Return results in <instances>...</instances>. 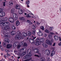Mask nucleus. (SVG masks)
I'll return each instance as SVG.
<instances>
[{
    "label": "nucleus",
    "instance_id": "nucleus-38",
    "mask_svg": "<svg viewBox=\"0 0 61 61\" xmlns=\"http://www.w3.org/2000/svg\"><path fill=\"white\" fill-rule=\"evenodd\" d=\"M18 54L19 56H22V52L21 51H19V52Z\"/></svg>",
    "mask_w": 61,
    "mask_h": 61
},
{
    "label": "nucleus",
    "instance_id": "nucleus-52",
    "mask_svg": "<svg viewBox=\"0 0 61 61\" xmlns=\"http://www.w3.org/2000/svg\"><path fill=\"white\" fill-rule=\"evenodd\" d=\"M17 34H18V35H20V34H21V32L19 31H18L17 32Z\"/></svg>",
    "mask_w": 61,
    "mask_h": 61
},
{
    "label": "nucleus",
    "instance_id": "nucleus-50",
    "mask_svg": "<svg viewBox=\"0 0 61 61\" xmlns=\"http://www.w3.org/2000/svg\"><path fill=\"white\" fill-rule=\"evenodd\" d=\"M2 12H0V16L1 17H2Z\"/></svg>",
    "mask_w": 61,
    "mask_h": 61
},
{
    "label": "nucleus",
    "instance_id": "nucleus-20",
    "mask_svg": "<svg viewBox=\"0 0 61 61\" xmlns=\"http://www.w3.org/2000/svg\"><path fill=\"white\" fill-rule=\"evenodd\" d=\"M55 40H57L58 39V37L57 36H54Z\"/></svg>",
    "mask_w": 61,
    "mask_h": 61
},
{
    "label": "nucleus",
    "instance_id": "nucleus-30",
    "mask_svg": "<svg viewBox=\"0 0 61 61\" xmlns=\"http://www.w3.org/2000/svg\"><path fill=\"white\" fill-rule=\"evenodd\" d=\"M45 32H46V33H49V32H50V31L49 30H48L47 29H46L44 31Z\"/></svg>",
    "mask_w": 61,
    "mask_h": 61
},
{
    "label": "nucleus",
    "instance_id": "nucleus-25",
    "mask_svg": "<svg viewBox=\"0 0 61 61\" xmlns=\"http://www.w3.org/2000/svg\"><path fill=\"white\" fill-rule=\"evenodd\" d=\"M40 41L41 42H42V43H44L43 42L44 41V38L41 39L40 40Z\"/></svg>",
    "mask_w": 61,
    "mask_h": 61
},
{
    "label": "nucleus",
    "instance_id": "nucleus-46",
    "mask_svg": "<svg viewBox=\"0 0 61 61\" xmlns=\"http://www.w3.org/2000/svg\"><path fill=\"white\" fill-rule=\"evenodd\" d=\"M41 29H42V30H44V26H41Z\"/></svg>",
    "mask_w": 61,
    "mask_h": 61
},
{
    "label": "nucleus",
    "instance_id": "nucleus-31",
    "mask_svg": "<svg viewBox=\"0 0 61 61\" xmlns=\"http://www.w3.org/2000/svg\"><path fill=\"white\" fill-rule=\"evenodd\" d=\"M35 30H33L32 31V34H33V35H35V34H36V33H35Z\"/></svg>",
    "mask_w": 61,
    "mask_h": 61
},
{
    "label": "nucleus",
    "instance_id": "nucleus-62",
    "mask_svg": "<svg viewBox=\"0 0 61 61\" xmlns=\"http://www.w3.org/2000/svg\"><path fill=\"white\" fill-rule=\"evenodd\" d=\"M5 2H4L3 3V6H5Z\"/></svg>",
    "mask_w": 61,
    "mask_h": 61
},
{
    "label": "nucleus",
    "instance_id": "nucleus-32",
    "mask_svg": "<svg viewBox=\"0 0 61 61\" xmlns=\"http://www.w3.org/2000/svg\"><path fill=\"white\" fill-rule=\"evenodd\" d=\"M15 37V39H19V40H20L21 38V37Z\"/></svg>",
    "mask_w": 61,
    "mask_h": 61
},
{
    "label": "nucleus",
    "instance_id": "nucleus-1",
    "mask_svg": "<svg viewBox=\"0 0 61 61\" xmlns=\"http://www.w3.org/2000/svg\"><path fill=\"white\" fill-rule=\"evenodd\" d=\"M31 54H27L23 58V59H28L29 58V57H30L31 56Z\"/></svg>",
    "mask_w": 61,
    "mask_h": 61
},
{
    "label": "nucleus",
    "instance_id": "nucleus-60",
    "mask_svg": "<svg viewBox=\"0 0 61 61\" xmlns=\"http://www.w3.org/2000/svg\"><path fill=\"white\" fill-rule=\"evenodd\" d=\"M44 36H45V37H46L47 36V34H45L44 35Z\"/></svg>",
    "mask_w": 61,
    "mask_h": 61
},
{
    "label": "nucleus",
    "instance_id": "nucleus-34",
    "mask_svg": "<svg viewBox=\"0 0 61 61\" xmlns=\"http://www.w3.org/2000/svg\"><path fill=\"white\" fill-rule=\"evenodd\" d=\"M0 48L1 50L2 51H3V50H4V48H3V47L1 45H0Z\"/></svg>",
    "mask_w": 61,
    "mask_h": 61
},
{
    "label": "nucleus",
    "instance_id": "nucleus-61",
    "mask_svg": "<svg viewBox=\"0 0 61 61\" xmlns=\"http://www.w3.org/2000/svg\"><path fill=\"white\" fill-rule=\"evenodd\" d=\"M48 44V45H49L50 46H51V45H52V43H49Z\"/></svg>",
    "mask_w": 61,
    "mask_h": 61
},
{
    "label": "nucleus",
    "instance_id": "nucleus-39",
    "mask_svg": "<svg viewBox=\"0 0 61 61\" xmlns=\"http://www.w3.org/2000/svg\"><path fill=\"white\" fill-rule=\"evenodd\" d=\"M48 37H49V38H50V39L52 37V36L51 34H49L48 36Z\"/></svg>",
    "mask_w": 61,
    "mask_h": 61
},
{
    "label": "nucleus",
    "instance_id": "nucleus-44",
    "mask_svg": "<svg viewBox=\"0 0 61 61\" xmlns=\"http://www.w3.org/2000/svg\"><path fill=\"white\" fill-rule=\"evenodd\" d=\"M27 44L26 43H24V46H25V47H27Z\"/></svg>",
    "mask_w": 61,
    "mask_h": 61
},
{
    "label": "nucleus",
    "instance_id": "nucleus-56",
    "mask_svg": "<svg viewBox=\"0 0 61 61\" xmlns=\"http://www.w3.org/2000/svg\"><path fill=\"white\" fill-rule=\"evenodd\" d=\"M26 3L27 4H29V1L28 0L26 1Z\"/></svg>",
    "mask_w": 61,
    "mask_h": 61
},
{
    "label": "nucleus",
    "instance_id": "nucleus-26",
    "mask_svg": "<svg viewBox=\"0 0 61 61\" xmlns=\"http://www.w3.org/2000/svg\"><path fill=\"white\" fill-rule=\"evenodd\" d=\"M40 61H45V59L41 57L40 58Z\"/></svg>",
    "mask_w": 61,
    "mask_h": 61
},
{
    "label": "nucleus",
    "instance_id": "nucleus-22",
    "mask_svg": "<svg viewBox=\"0 0 61 61\" xmlns=\"http://www.w3.org/2000/svg\"><path fill=\"white\" fill-rule=\"evenodd\" d=\"M16 24L17 26H18V25H19V24H20V23H19V21L17 20V21L16 22Z\"/></svg>",
    "mask_w": 61,
    "mask_h": 61
},
{
    "label": "nucleus",
    "instance_id": "nucleus-4",
    "mask_svg": "<svg viewBox=\"0 0 61 61\" xmlns=\"http://www.w3.org/2000/svg\"><path fill=\"white\" fill-rule=\"evenodd\" d=\"M2 28L4 30H5L6 32H7V30L10 29V27L9 26H7L5 27H2Z\"/></svg>",
    "mask_w": 61,
    "mask_h": 61
},
{
    "label": "nucleus",
    "instance_id": "nucleus-14",
    "mask_svg": "<svg viewBox=\"0 0 61 61\" xmlns=\"http://www.w3.org/2000/svg\"><path fill=\"white\" fill-rule=\"evenodd\" d=\"M42 45L44 47H48V46L47 45L45 44V43H42Z\"/></svg>",
    "mask_w": 61,
    "mask_h": 61
},
{
    "label": "nucleus",
    "instance_id": "nucleus-23",
    "mask_svg": "<svg viewBox=\"0 0 61 61\" xmlns=\"http://www.w3.org/2000/svg\"><path fill=\"white\" fill-rule=\"evenodd\" d=\"M55 54V51H52L51 53V56H52L53 55Z\"/></svg>",
    "mask_w": 61,
    "mask_h": 61
},
{
    "label": "nucleus",
    "instance_id": "nucleus-45",
    "mask_svg": "<svg viewBox=\"0 0 61 61\" xmlns=\"http://www.w3.org/2000/svg\"><path fill=\"white\" fill-rule=\"evenodd\" d=\"M50 40L51 42L53 43L54 42V40L53 39L51 38L50 39Z\"/></svg>",
    "mask_w": 61,
    "mask_h": 61
},
{
    "label": "nucleus",
    "instance_id": "nucleus-33",
    "mask_svg": "<svg viewBox=\"0 0 61 61\" xmlns=\"http://www.w3.org/2000/svg\"><path fill=\"white\" fill-rule=\"evenodd\" d=\"M2 46H4V47H5L6 46V44H5V43L3 42L2 43Z\"/></svg>",
    "mask_w": 61,
    "mask_h": 61
},
{
    "label": "nucleus",
    "instance_id": "nucleus-55",
    "mask_svg": "<svg viewBox=\"0 0 61 61\" xmlns=\"http://www.w3.org/2000/svg\"><path fill=\"white\" fill-rule=\"evenodd\" d=\"M50 35H54V33L53 32H50Z\"/></svg>",
    "mask_w": 61,
    "mask_h": 61
},
{
    "label": "nucleus",
    "instance_id": "nucleus-12",
    "mask_svg": "<svg viewBox=\"0 0 61 61\" xmlns=\"http://www.w3.org/2000/svg\"><path fill=\"white\" fill-rule=\"evenodd\" d=\"M18 13L20 15H21L23 14V11L22 9H19V10Z\"/></svg>",
    "mask_w": 61,
    "mask_h": 61
},
{
    "label": "nucleus",
    "instance_id": "nucleus-28",
    "mask_svg": "<svg viewBox=\"0 0 61 61\" xmlns=\"http://www.w3.org/2000/svg\"><path fill=\"white\" fill-rule=\"evenodd\" d=\"M22 49L24 52H25L26 51V49L25 47H23L22 48Z\"/></svg>",
    "mask_w": 61,
    "mask_h": 61
},
{
    "label": "nucleus",
    "instance_id": "nucleus-29",
    "mask_svg": "<svg viewBox=\"0 0 61 61\" xmlns=\"http://www.w3.org/2000/svg\"><path fill=\"white\" fill-rule=\"evenodd\" d=\"M10 34L11 35H14L15 34V31H12L10 33Z\"/></svg>",
    "mask_w": 61,
    "mask_h": 61
},
{
    "label": "nucleus",
    "instance_id": "nucleus-58",
    "mask_svg": "<svg viewBox=\"0 0 61 61\" xmlns=\"http://www.w3.org/2000/svg\"><path fill=\"white\" fill-rule=\"evenodd\" d=\"M56 46V43H53V44L52 45V46Z\"/></svg>",
    "mask_w": 61,
    "mask_h": 61
},
{
    "label": "nucleus",
    "instance_id": "nucleus-37",
    "mask_svg": "<svg viewBox=\"0 0 61 61\" xmlns=\"http://www.w3.org/2000/svg\"><path fill=\"white\" fill-rule=\"evenodd\" d=\"M12 28L13 30H15V26L14 25L12 26Z\"/></svg>",
    "mask_w": 61,
    "mask_h": 61
},
{
    "label": "nucleus",
    "instance_id": "nucleus-11",
    "mask_svg": "<svg viewBox=\"0 0 61 61\" xmlns=\"http://www.w3.org/2000/svg\"><path fill=\"white\" fill-rule=\"evenodd\" d=\"M4 41L5 43H9V39L7 38H6L4 39Z\"/></svg>",
    "mask_w": 61,
    "mask_h": 61
},
{
    "label": "nucleus",
    "instance_id": "nucleus-54",
    "mask_svg": "<svg viewBox=\"0 0 61 61\" xmlns=\"http://www.w3.org/2000/svg\"><path fill=\"white\" fill-rule=\"evenodd\" d=\"M34 56L37 57H39V56L38 55H34Z\"/></svg>",
    "mask_w": 61,
    "mask_h": 61
},
{
    "label": "nucleus",
    "instance_id": "nucleus-35",
    "mask_svg": "<svg viewBox=\"0 0 61 61\" xmlns=\"http://www.w3.org/2000/svg\"><path fill=\"white\" fill-rule=\"evenodd\" d=\"M46 43H47V44H49V43L50 42V41L49 40H47L46 41Z\"/></svg>",
    "mask_w": 61,
    "mask_h": 61
},
{
    "label": "nucleus",
    "instance_id": "nucleus-21",
    "mask_svg": "<svg viewBox=\"0 0 61 61\" xmlns=\"http://www.w3.org/2000/svg\"><path fill=\"white\" fill-rule=\"evenodd\" d=\"M36 28V26L34 25V24L32 26V28L33 29H35Z\"/></svg>",
    "mask_w": 61,
    "mask_h": 61
},
{
    "label": "nucleus",
    "instance_id": "nucleus-42",
    "mask_svg": "<svg viewBox=\"0 0 61 61\" xmlns=\"http://www.w3.org/2000/svg\"><path fill=\"white\" fill-rule=\"evenodd\" d=\"M5 13L4 12H2V17L4 16H5Z\"/></svg>",
    "mask_w": 61,
    "mask_h": 61
},
{
    "label": "nucleus",
    "instance_id": "nucleus-17",
    "mask_svg": "<svg viewBox=\"0 0 61 61\" xmlns=\"http://www.w3.org/2000/svg\"><path fill=\"white\" fill-rule=\"evenodd\" d=\"M22 35L24 37H26L27 36L26 33L25 32H23L22 34Z\"/></svg>",
    "mask_w": 61,
    "mask_h": 61
},
{
    "label": "nucleus",
    "instance_id": "nucleus-3",
    "mask_svg": "<svg viewBox=\"0 0 61 61\" xmlns=\"http://www.w3.org/2000/svg\"><path fill=\"white\" fill-rule=\"evenodd\" d=\"M35 41H36V43H35V44L36 46H39L41 44V42L39 41V40L38 39H36Z\"/></svg>",
    "mask_w": 61,
    "mask_h": 61
},
{
    "label": "nucleus",
    "instance_id": "nucleus-16",
    "mask_svg": "<svg viewBox=\"0 0 61 61\" xmlns=\"http://www.w3.org/2000/svg\"><path fill=\"white\" fill-rule=\"evenodd\" d=\"M37 34L38 36H43V34L41 31H39V32L37 33Z\"/></svg>",
    "mask_w": 61,
    "mask_h": 61
},
{
    "label": "nucleus",
    "instance_id": "nucleus-59",
    "mask_svg": "<svg viewBox=\"0 0 61 61\" xmlns=\"http://www.w3.org/2000/svg\"><path fill=\"white\" fill-rule=\"evenodd\" d=\"M58 45H59V46H61V42L58 43Z\"/></svg>",
    "mask_w": 61,
    "mask_h": 61
},
{
    "label": "nucleus",
    "instance_id": "nucleus-6",
    "mask_svg": "<svg viewBox=\"0 0 61 61\" xmlns=\"http://www.w3.org/2000/svg\"><path fill=\"white\" fill-rule=\"evenodd\" d=\"M9 25V23L8 22H6L4 23H3V25L4 26Z\"/></svg>",
    "mask_w": 61,
    "mask_h": 61
},
{
    "label": "nucleus",
    "instance_id": "nucleus-19",
    "mask_svg": "<svg viewBox=\"0 0 61 61\" xmlns=\"http://www.w3.org/2000/svg\"><path fill=\"white\" fill-rule=\"evenodd\" d=\"M34 51L35 53H38L39 52V51L38 49H35L34 50Z\"/></svg>",
    "mask_w": 61,
    "mask_h": 61
},
{
    "label": "nucleus",
    "instance_id": "nucleus-40",
    "mask_svg": "<svg viewBox=\"0 0 61 61\" xmlns=\"http://www.w3.org/2000/svg\"><path fill=\"white\" fill-rule=\"evenodd\" d=\"M14 10H14V9H13L11 10V13L12 14H13L14 12H15V11H14Z\"/></svg>",
    "mask_w": 61,
    "mask_h": 61
},
{
    "label": "nucleus",
    "instance_id": "nucleus-7",
    "mask_svg": "<svg viewBox=\"0 0 61 61\" xmlns=\"http://www.w3.org/2000/svg\"><path fill=\"white\" fill-rule=\"evenodd\" d=\"M9 21L11 23H13L14 21V19L12 17H10L9 18Z\"/></svg>",
    "mask_w": 61,
    "mask_h": 61
},
{
    "label": "nucleus",
    "instance_id": "nucleus-63",
    "mask_svg": "<svg viewBox=\"0 0 61 61\" xmlns=\"http://www.w3.org/2000/svg\"><path fill=\"white\" fill-rule=\"evenodd\" d=\"M7 54L8 56H10V54H8V53H7Z\"/></svg>",
    "mask_w": 61,
    "mask_h": 61
},
{
    "label": "nucleus",
    "instance_id": "nucleus-10",
    "mask_svg": "<svg viewBox=\"0 0 61 61\" xmlns=\"http://www.w3.org/2000/svg\"><path fill=\"white\" fill-rule=\"evenodd\" d=\"M13 45L11 44H8L7 45L6 47L7 48H8L9 49L10 48H11L12 47V46Z\"/></svg>",
    "mask_w": 61,
    "mask_h": 61
},
{
    "label": "nucleus",
    "instance_id": "nucleus-43",
    "mask_svg": "<svg viewBox=\"0 0 61 61\" xmlns=\"http://www.w3.org/2000/svg\"><path fill=\"white\" fill-rule=\"evenodd\" d=\"M8 20V19L7 18V17H6L5 18L4 20H3V21H7Z\"/></svg>",
    "mask_w": 61,
    "mask_h": 61
},
{
    "label": "nucleus",
    "instance_id": "nucleus-47",
    "mask_svg": "<svg viewBox=\"0 0 61 61\" xmlns=\"http://www.w3.org/2000/svg\"><path fill=\"white\" fill-rule=\"evenodd\" d=\"M13 16L14 17H15L16 16V15L15 13H14L13 14Z\"/></svg>",
    "mask_w": 61,
    "mask_h": 61
},
{
    "label": "nucleus",
    "instance_id": "nucleus-2",
    "mask_svg": "<svg viewBox=\"0 0 61 61\" xmlns=\"http://www.w3.org/2000/svg\"><path fill=\"white\" fill-rule=\"evenodd\" d=\"M45 54L46 56H49L50 54V51L47 50L45 51Z\"/></svg>",
    "mask_w": 61,
    "mask_h": 61
},
{
    "label": "nucleus",
    "instance_id": "nucleus-57",
    "mask_svg": "<svg viewBox=\"0 0 61 61\" xmlns=\"http://www.w3.org/2000/svg\"><path fill=\"white\" fill-rule=\"evenodd\" d=\"M32 59V58H30L29 59H28V61H29L30 60H31Z\"/></svg>",
    "mask_w": 61,
    "mask_h": 61
},
{
    "label": "nucleus",
    "instance_id": "nucleus-18",
    "mask_svg": "<svg viewBox=\"0 0 61 61\" xmlns=\"http://www.w3.org/2000/svg\"><path fill=\"white\" fill-rule=\"evenodd\" d=\"M27 22L28 23H29L30 25H32V23L31 22V21L30 20H27Z\"/></svg>",
    "mask_w": 61,
    "mask_h": 61
},
{
    "label": "nucleus",
    "instance_id": "nucleus-13",
    "mask_svg": "<svg viewBox=\"0 0 61 61\" xmlns=\"http://www.w3.org/2000/svg\"><path fill=\"white\" fill-rule=\"evenodd\" d=\"M21 44H19V45L17 46V47L18 48H20V47H21V46H22V45L23 44V43H24V42L22 41H21Z\"/></svg>",
    "mask_w": 61,
    "mask_h": 61
},
{
    "label": "nucleus",
    "instance_id": "nucleus-49",
    "mask_svg": "<svg viewBox=\"0 0 61 61\" xmlns=\"http://www.w3.org/2000/svg\"><path fill=\"white\" fill-rule=\"evenodd\" d=\"M4 23V20H0V24Z\"/></svg>",
    "mask_w": 61,
    "mask_h": 61
},
{
    "label": "nucleus",
    "instance_id": "nucleus-64",
    "mask_svg": "<svg viewBox=\"0 0 61 61\" xmlns=\"http://www.w3.org/2000/svg\"><path fill=\"white\" fill-rule=\"evenodd\" d=\"M59 37V40H60V41H61V37Z\"/></svg>",
    "mask_w": 61,
    "mask_h": 61
},
{
    "label": "nucleus",
    "instance_id": "nucleus-5",
    "mask_svg": "<svg viewBox=\"0 0 61 61\" xmlns=\"http://www.w3.org/2000/svg\"><path fill=\"white\" fill-rule=\"evenodd\" d=\"M32 38L33 40L31 39H29V40L30 43H33V42H34V39L36 38V37H35V36H32Z\"/></svg>",
    "mask_w": 61,
    "mask_h": 61
},
{
    "label": "nucleus",
    "instance_id": "nucleus-27",
    "mask_svg": "<svg viewBox=\"0 0 61 61\" xmlns=\"http://www.w3.org/2000/svg\"><path fill=\"white\" fill-rule=\"evenodd\" d=\"M13 5V2H12V1H10L9 2V5L11 6L12 5Z\"/></svg>",
    "mask_w": 61,
    "mask_h": 61
},
{
    "label": "nucleus",
    "instance_id": "nucleus-53",
    "mask_svg": "<svg viewBox=\"0 0 61 61\" xmlns=\"http://www.w3.org/2000/svg\"><path fill=\"white\" fill-rule=\"evenodd\" d=\"M14 18L15 19V20H17V19H18V18H17V17L16 16V17H14Z\"/></svg>",
    "mask_w": 61,
    "mask_h": 61
},
{
    "label": "nucleus",
    "instance_id": "nucleus-9",
    "mask_svg": "<svg viewBox=\"0 0 61 61\" xmlns=\"http://www.w3.org/2000/svg\"><path fill=\"white\" fill-rule=\"evenodd\" d=\"M27 53L29 55L31 54V56H32V54H31V49H29L27 50Z\"/></svg>",
    "mask_w": 61,
    "mask_h": 61
},
{
    "label": "nucleus",
    "instance_id": "nucleus-48",
    "mask_svg": "<svg viewBox=\"0 0 61 61\" xmlns=\"http://www.w3.org/2000/svg\"><path fill=\"white\" fill-rule=\"evenodd\" d=\"M15 37H21V36H20V35H16V36H15Z\"/></svg>",
    "mask_w": 61,
    "mask_h": 61
},
{
    "label": "nucleus",
    "instance_id": "nucleus-51",
    "mask_svg": "<svg viewBox=\"0 0 61 61\" xmlns=\"http://www.w3.org/2000/svg\"><path fill=\"white\" fill-rule=\"evenodd\" d=\"M26 17H30V18H31V16H30L29 15H26Z\"/></svg>",
    "mask_w": 61,
    "mask_h": 61
},
{
    "label": "nucleus",
    "instance_id": "nucleus-15",
    "mask_svg": "<svg viewBox=\"0 0 61 61\" xmlns=\"http://www.w3.org/2000/svg\"><path fill=\"white\" fill-rule=\"evenodd\" d=\"M27 36H31L32 35L31 32L30 31H28V33H27Z\"/></svg>",
    "mask_w": 61,
    "mask_h": 61
},
{
    "label": "nucleus",
    "instance_id": "nucleus-8",
    "mask_svg": "<svg viewBox=\"0 0 61 61\" xmlns=\"http://www.w3.org/2000/svg\"><path fill=\"white\" fill-rule=\"evenodd\" d=\"M19 45V42H15L13 44V46L14 47H16V46H18Z\"/></svg>",
    "mask_w": 61,
    "mask_h": 61
},
{
    "label": "nucleus",
    "instance_id": "nucleus-36",
    "mask_svg": "<svg viewBox=\"0 0 61 61\" xmlns=\"http://www.w3.org/2000/svg\"><path fill=\"white\" fill-rule=\"evenodd\" d=\"M26 54V53L25 52H24L21 53V56H24Z\"/></svg>",
    "mask_w": 61,
    "mask_h": 61
},
{
    "label": "nucleus",
    "instance_id": "nucleus-24",
    "mask_svg": "<svg viewBox=\"0 0 61 61\" xmlns=\"http://www.w3.org/2000/svg\"><path fill=\"white\" fill-rule=\"evenodd\" d=\"M15 8L16 9H19L20 8V6L19 5H17L15 6Z\"/></svg>",
    "mask_w": 61,
    "mask_h": 61
},
{
    "label": "nucleus",
    "instance_id": "nucleus-41",
    "mask_svg": "<svg viewBox=\"0 0 61 61\" xmlns=\"http://www.w3.org/2000/svg\"><path fill=\"white\" fill-rule=\"evenodd\" d=\"M20 19L21 20H24V17H21L20 18Z\"/></svg>",
    "mask_w": 61,
    "mask_h": 61
}]
</instances>
